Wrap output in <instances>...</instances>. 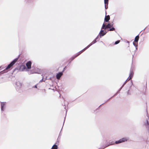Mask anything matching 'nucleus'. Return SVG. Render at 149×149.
Returning a JSON list of instances; mask_svg holds the SVG:
<instances>
[{
	"label": "nucleus",
	"mask_w": 149,
	"mask_h": 149,
	"mask_svg": "<svg viewBox=\"0 0 149 149\" xmlns=\"http://www.w3.org/2000/svg\"><path fill=\"white\" fill-rule=\"evenodd\" d=\"M101 42H102V43H103V42H102V41H101Z\"/></svg>",
	"instance_id": "37998d69"
},
{
	"label": "nucleus",
	"mask_w": 149,
	"mask_h": 149,
	"mask_svg": "<svg viewBox=\"0 0 149 149\" xmlns=\"http://www.w3.org/2000/svg\"><path fill=\"white\" fill-rule=\"evenodd\" d=\"M98 36V35L97 36V37L95 38V40H97L98 38V36Z\"/></svg>",
	"instance_id": "c85d7f7f"
},
{
	"label": "nucleus",
	"mask_w": 149,
	"mask_h": 149,
	"mask_svg": "<svg viewBox=\"0 0 149 149\" xmlns=\"http://www.w3.org/2000/svg\"><path fill=\"white\" fill-rule=\"evenodd\" d=\"M107 32V31H105L104 30L101 29L99 33L98 36H99L100 38H101L105 35Z\"/></svg>",
	"instance_id": "20e7f679"
},
{
	"label": "nucleus",
	"mask_w": 149,
	"mask_h": 149,
	"mask_svg": "<svg viewBox=\"0 0 149 149\" xmlns=\"http://www.w3.org/2000/svg\"><path fill=\"white\" fill-rule=\"evenodd\" d=\"M25 2L28 4H31L33 3V0H25Z\"/></svg>",
	"instance_id": "9d476101"
},
{
	"label": "nucleus",
	"mask_w": 149,
	"mask_h": 149,
	"mask_svg": "<svg viewBox=\"0 0 149 149\" xmlns=\"http://www.w3.org/2000/svg\"><path fill=\"white\" fill-rule=\"evenodd\" d=\"M123 88V87H122V86H121L120 88L118 90V91L117 92H118V93H119V92L120 91V90H121V89H122V88Z\"/></svg>",
	"instance_id": "a878e982"
},
{
	"label": "nucleus",
	"mask_w": 149,
	"mask_h": 149,
	"mask_svg": "<svg viewBox=\"0 0 149 149\" xmlns=\"http://www.w3.org/2000/svg\"><path fill=\"white\" fill-rule=\"evenodd\" d=\"M118 93V92H117L113 96L111 97V98H109L107 101L106 102H107V101H108L111 98H112L114 96H115Z\"/></svg>",
	"instance_id": "5701e85b"
},
{
	"label": "nucleus",
	"mask_w": 149,
	"mask_h": 149,
	"mask_svg": "<svg viewBox=\"0 0 149 149\" xmlns=\"http://www.w3.org/2000/svg\"><path fill=\"white\" fill-rule=\"evenodd\" d=\"M67 110H66V113H67Z\"/></svg>",
	"instance_id": "ea45409f"
},
{
	"label": "nucleus",
	"mask_w": 149,
	"mask_h": 149,
	"mask_svg": "<svg viewBox=\"0 0 149 149\" xmlns=\"http://www.w3.org/2000/svg\"><path fill=\"white\" fill-rule=\"evenodd\" d=\"M104 3L105 4V8L106 9L108 7H107L106 5L107 4L108 5V0H104Z\"/></svg>",
	"instance_id": "2eb2a0df"
},
{
	"label": "nucleus",
	"mask_w": 149,
	"mask_h": 149,
	"mask_svg": "<svg viewBox=\"0 0 149 149\" xmlns=\"http://www.w3.org/2000/svg\"><path fill=\"white\" fill-rule=\"evenodd\" d=\"M133 44L135 47H137V45L135 44L134 42H133Z\"/></svg>",
	"instance_id": "bb28decb"
},
{
	"label": "nucleus",
	"mask_w": 149,
	"mask_h": 149,
	"mask_svg": "<svg viewBox=\"0 0 149 149\" xmlns=\"http://www.w3.org/2000/svg\"><path fill=\"white\" fill-rule=\"evenodd\" d=\"M25 68H26L25 67V66H24V67H23V69H25Z\"/></svg>",
	"instance_id": "c9c22d12"
},
{
	"label": "nucleus",
	"mask_w": 149,
	"mask_h": 149,
	"mask_svg": "<svg viewBox=\"0 0 149 149\" xmlns=\"http://www.w3.org/2000/svg\"><path fill=\"white\" fill-rule=\"evenodd\" d=\"M61 133H60V134H59V136H61ZM59 137V136H58V137Z\"/></svg>",
	"instance_id": "e433bc0d"
},
{
	"label": "nucleus",
	"mask_w": 149,
	"mask_h": 149,
	"mask_svg": "<svg viewBox=\"0 0 149 149\" xmlns=\"http://www.w3.org/2000/svg\"><path fill=\"white\" fill-rule=\"evenodd\" d=\"M1 112L4 111L6 109V102H1Z\"/></svg>",
	"instance_id": "7ed1b4c3"
},
{
	"label": "nucleus",
	"mask_w": 149,
	"mask_h": 149,
	"mask_svg": "<svg viewBox=\"0 0 149 149\" xmlns=\"http://www.w3.org/2000/svg\"><path fill=\"white\" fill-rule=\"evenodd\" d=\"M139 34H138L136 36L134 39V42H137L139 40Z\"/></svg>",
	"instance_id": "ddd939ff"
},
{
	"label": "nucleus",
	"mask_w": 149,
	"mask_h": 149,
	"mask_svg": "<svg viewBox=\"0 0 149 149\" xmlns=\"http://www.w3.org/2000/svg\"><path fill=\"white\" fill-rule=\"evenodd\" d=\"M133 56H134V55H133V56H132V58H133Z\"/></svg>",
	"instance_id": "79ce46f5"
},
{
	"label": "nucleus",
	"mask_w": 149,
	"mask_h": 149,
	"mask_svg": "<svg viewBox=\"0 0 149 149\" xmlns=\"http://www.w3.org/2000/svg\"><path fill=\"white\" fill-rule=\"evenodd\" d=\"M51 79V77H49V78H47V79Z\"/></svg>",
	"instance_id": "72a5a7b5"
},
{
	"label": "nucleus",
	"mask_w": 149,
	"mask_h": 149,
	"mask_svg": "<svg viewBox=\"0 0 149 149\" xmlns=\"http://www.w3.org/2000/svg\"><path fill=\"white\" fill-rule=\"evenodd\" d=\"M133 74V72L131 70L130 72V76L129 77H130V78L129 80H130L132 78Z\"/></svg>",
	"instance_id": "dca6fc26"
},
{
	"label": "nucleus",
	"mask_w": 149,
	"mask_h": 149,
	"mask_svg": "<svg viewBox=\"0 0 149 149\" xmlns=\"http://www.w3.org/2000/svg\"><path fill=\"white\" fill-rule=\"evenodd\" d=\"M104 104V103L102 104H101V105H100V106H99V107H100L101 105H102V104Z\"/></svg>",
	"instance_id": "4c0bfd02"
},
{
	"label": "nucleus",
	"mask_w": 149,
	"mask_h": 149,
	"mask_svg": "<svg viewBox=\"0 0 149 149\" xmlns=\"http://www.w3.org/2000/svg\"><path fill=\"white\" fill-rule=\"evenodd\" d=\"M45 81V80H43V77L42 79H41L40 80V82H41L42 81Z\"/></svg>",
	"instance_id": "393cba45"
},
{
	"label": "nucleus",
	"mask_w": 149,
	"mask_h": 149,
	"mask_svg": "<svg viewBox=\"0 0 149 149\" xmlns=\"http://www.w3.org/2000/svg\"><path fill=\"white\" fill-rule=\"evenodd\" d=\"M127 81V80H126V81L124 82V83L122 85V87H123L124 86L125 84L126 83Z\"/></svg>",
	"instance_id": "b1692460"
},
{
	"label": "nucleus",
	"mask_w": 149,
	"mask_h": 149,
	"mask_svg": "<svg viewBox=\"0 0 149 149\" xmlns=\"http://www.w3.org/2000/svg\"><path fill=\"white\" fill-rule=\"evenodd\" d=\"M19 56L15 58L12 61H11L7 66L6 68L0 72V73L1 74H3L5 73H6L8 72V70L10 69L11 67H12L17 61Z\"/></svg>",
	"instance_id": "f257e3e1"
},
{
	"label": "nucleus",
	"mask_w": 149,
	"mask_h": 149,
	"mask_svg": "<svg viewBox=\"0 0 149 149\" xmlns=\"http://www.w3.org/2000/svg\"><path fill=\"white\" fill-rule=\"evenodd\" d=\"M115 30V28L113 27V26L111 27L109 29V31H113Z\"/></svg>",
	"instance_id": "aec40b11"
},
{
	"label": "nucleus",
	"mask_w": 149,
	"mask_h": 149,
	"mask_svg": "<svg viewBox=\"0 0 149 149\" xmlns=\"http://www.w3.org/2000/svg\"><path fill=\"white\" fill-rule=\"evenodd\" d=\"M45 79V80H46L48 79L47 77H46Z\"/></svg>",
	"instance_id": "f704fd0d"
},
{
	"label": "nucleus",
	"mask_w": 149,
	"mask_h": 149,
	"mask_svg": "<svg viewBox=\"0 0 149 149\" xmlns=\"http://www.w3.org/2000/svg\"><path fill=\"white\" fill-rule=\"evenodd\" d=\"M65 120V119H64V121L63 123V125H64Z\"/></svg>",
	"instance_id": "58836bf2"
},
{
	"label": "nucleus",
	"mask_w": 149,
	"mask_h": 149,
	"mask_svg": "<svg viewBox=\"0 0 149 149\" xmlns=\"http://www.w3.org/2000/svg\"><path fill=\"white\" fill-rule=\"evenodd\" d=\"M66 68V66H65V68H64L63 69V71H62V72H63V71H64V70H65V68Z\"/></svg>",
	"instance_id": "7c9ffc66"
},
{
	"label": "nucleus",
	"mask_w": 149,
	"mask_h": 149,
	"mask_svg": "<svg viewBox=\"0 0 149 149\" xmlns=\"http://www.w3.org/2000/svg\"><path fill=\"white\" fill-rule=\"evenodd\" d=\"M130 78V77H129L126 80H127V81L128 80H129V79Z\"/></svg>",
	"instance_id": "473e14b6"
},
{
	"label": "nucleus",
	"mask_w": 149,
	"mask_h": 149,
	"mask_svg": "<svg viewBox=\"0 0 149 149\" xmlns=\"http://www.w3.org/2000/svg\"><path fill=\"white\" fill-rule=\"evenodd\" d=\"M1 68V66H0V70H1L2 69H3V68ZM0 74H1V73H0Z\"/></svg>",
	"instance_id": "2f4dec72"
},
{
	"label": "nucleus",
	"mask_w": 149,
	"mask_h": 149,
	"mask_svg": "<svg viewBox=\"0 0 149 149\" xmlns=\"http://www.w3.org/2000/svg\"><path fill=\"white\" fill-rule=\"evenodd\" d=\"M109 144L110 145H113V144H115V143H116L113 141H110L109 142Z\"/></svg>",
	"instance_id": "6ab92c4d"
},
{
	"label": "nucleus",
	"mask_w": 149,
	"mask_h": 149,
	"mask_svg": "<svg viewBox=\"0 0 149 149\" xmlns=\"http://www.w3.org/2000/svg\"><path fill=\"white\" fill-rule=\"evenodd\" d=\"M145 29H143V30H145Z\"/></svg>",
	"instance_id": "c03bdc74"
},
{
	"label": "nucleus",
	"mask_w": 149,
	"mask_h": 149,
	"mask_svg": "<svg viewBox=\"0 0 149 149\" xmlns=\"http://www.w3.org/2000/svg\"><path fill=\"white\" fill-rule=\"evenodd\" d=\"M63 74V72H59L56 75V78L58 79H60Z\"/></svg>",
	"instance_id": "423d86ee"
},
{
	"label": "nucleus",
	"mask_w": 149,
	"mask_h": 149,
	"mask_svg": "<svg viewBox=\"0 0 149 149\" xmlns=\"http://www.w3.org/2000/svg\"><path fill=\"white\" fill-rule=\"evenodd\" d=\"M31 64L32 63L30 61H29L26 63V65L28 69H30L31 68Z\"/></svg>",
	"instance_id": "0eeeda50"
},
{
	"label": "nucleus",
	"mask_w": 149,
	"mask_h": 149,
	"mask_svg": "<svg viewBox=\"0 0 149 149\" xmlns=\"http://www.w3.org/2000/svg\"><path fill=\"white\" fill-rule=\"evenodd\" d=\"M62 129H63V127L62 128Z\"/></svg>",
	"instance_id": "a18cd8bd"
},
{
	"label": "nucleus",
	"mask_w": 149,
	"mask_h": 149,
	"mask_svg": "<svg viewBox=\"0 0 149 149\" xmlns=\"http://www.w3.org/2000/svg\"><path fill=\"white\" fill-rule=\"evenodd\" d=\"M129 90H128L127 92V94L128 95H130V94L129 92Z\"/></svg>",
	"instance_id": "c756f323"
},
{
	"label": "nucleus",
	"mask_w": 149,
	"mask_h": 149,
	"mask_svg": "<svg viewBox=\"0 0 149 149\" xmlns=\"http://www.w3.org/2000/svg\"><path fill=\"white\" fill-rule=\"evenodd\" d=\"M78 56V55H76V54L72 56L70 59V61L69 63H70L75 58Z\"/></svg>",
	"instance_id": "4468645a"
},
{
	"label": "nucleus",
	"mask_w": 149,
	"mask_h": 149,
	"mask_svg": "<svg viewBox=\"0 0 149 149\" xmlns=\"http://www.w3.org/2000/svg\"><path fill=\"white\" fill-rule=\"evenodd\" d=\"M120 42V41L119 40H118L116 41L114 43V44L117 45Z\"/></svg>",
	"instance_id": "4be33fe9"
},
{
	"label": "nucleus",
	"mask_w": 149,
	"mask_h": 149,
	"mask_svg": "<svg viewBox=\"0 0 149 149\" xmlns=\"http://www.w3.org/2000/svg\"><path fill=\"white\" fill-rule=\"evenodd\" d=\"M113 26V24H111V23H108L107 25V26L108 29H109L111 27Z\"/></svg>",
	"instance_id": "a211bd4d"
},
{
	"label": "nucleus",
	"mask_w": 149,
	"mask_h": 149,
	"mask_svg": "<svg viewBox=\"0 0 149 149\" xmlns=\"http://www.w3.org/2000/svg\"><path fill=\"white\" fill-rule=\"evenodd\" d=\"M33 88H37V84L36 85H35V86H33Z\"/></svg>",
	"instance_id": "cd10ccee"
},
{
	"label": "nucleus",
	"mask_w": 149,
	"mask_h": 149,
	"mask_svg": "<svg viewBox=\"0 0 149 149\" xmlns=\"http://www.w3.org/2000/svg\"><path fill=\"white\" fill-rule=\"evenodd\" d=\"M57 144V143H56L54 145L52 146L51 149H58V147L57 145L56 144Z\"/></svg>",
	"instance_id": "f3484780"
},
{
	"label": "nucleus",
	"mask_w": 149,
	"mask_h": 149,
	"mask_svg": "<svg viewBox=\"0 0 149 149\" xmlns=\"http://www.w3.org/2000/svg\"><path fill=\"white\" fill-rule=\"evenodd\" d=\"M19 70H20V69H19L18 68H16L14 70L13 72H14L16 71L17 72H18Z\"/></svg>",
	"instance_id": "412c9836"
},
{
	"label": "nucleus",
	"mask_w": 149,
	"mask_h": 149,
	"mask_svg": "<svg viewBox=\"0 0 149 149\" xmlns=\"http://www.w3.org/2000/svg\"><path fill=\"white\" fill-rule=\"evenodd\" d=\"M137 48L136 47V49L137 50Z\"/></svg>",
	"instance_id": "a19ab883"
},
{
	"label": "nucleus",
	"mask_w": 149,
	"mask_h": 149,
	"mask_svg": "<svg viewBox=\"0 0 149 149\" xmlns=\"http://www.w3.org/2000/svg\"><path fill=\"white\" fill-rule=\"evenodd\" d=\"M16 88L17 90H18L21 87L22 84L19 81H17L16 83Z\"/></svg>",
	"instance_id": "39448f33"
},
{
	"label": "nucleus",
	"mask_w": 149,
	"mask_h": 149,
	"mask_svg": "<svg viewBox=\"0 0 149 149\" xmlns=\"http://www.w3.org/2000/svg\"><path fill=\"white\" fill-rule=\"evenodd\" d=\"M129 138L128 137H125L120 139L118 141H116L115 142V143L116 144H119L123 142L127 141L129 140Z\"/></svg>",
	"instance_id": "f03ea898"
},
{
	"label": "nucleus",
	"mask_w": 149,
	"mask_h": 149,
	"mask_svg": "<svg viewBox=\"0 0 149 149\" xmlns=\"http://www.w3.org/2000/svg\"><path fill=\"white\" fill-rule=\"evenodd\" d=\"M108 29L107 26V25H105L104 23L103 24H102L101 29L102 30L103 29H104V30H106V29Z\"/></svg>",
	"instance_id": "f8f14e48"
},
{
	"label": "nucleus",
	"mask_w": 149,
	"mask_h": 149,
	"mask_svg": "<svg viewBox=\"0 0 149 149\" xmlns=\"http://www.w3.org/2000/svg\"><path fill=\"white\" fill-rule=\"evenodd\" d=\"M88 48V47L87 46L85 48H84L82 50H81V51H80L79 52H78L77 53L76 55H78V56L80 54H81L83 52L85 51Z\"/></svg>",
	"instance_id": "6e6552de"
},
{
	"label": "nucleus",
	"mask_w": 149,
	"mask_h": 149,
	"mask_svg": "<svg viewBox=\"0 0 149 149\" xmlns=\"http://www.w3.org/2000/svg\"><path fill=\"white\" fill-rule=\"evenodd\" d=\"M110 16L109 15H108L107 16H106V15L104 18V21L105 22H107L110 20Z\"/></svg>",
	"instance_id": "1a4fd4ad"
},
{
	"label": "nucleus",
	"mask_w": 149,
	"mask_h": 149,
	"mask_svg": "<svg viewBox=\"0 0 149 149\" xmlns=\"http://www.w3.org/2000/svg\"><path fill=\"white\" fill-rule=\"evenodd\" d=\"M96 42V40H95V39L88 45L87 47L88 48L89 47H90L93 44H95Z\"/></svg>",
	"instance_id": "9b49d317"
}]
</instances>
